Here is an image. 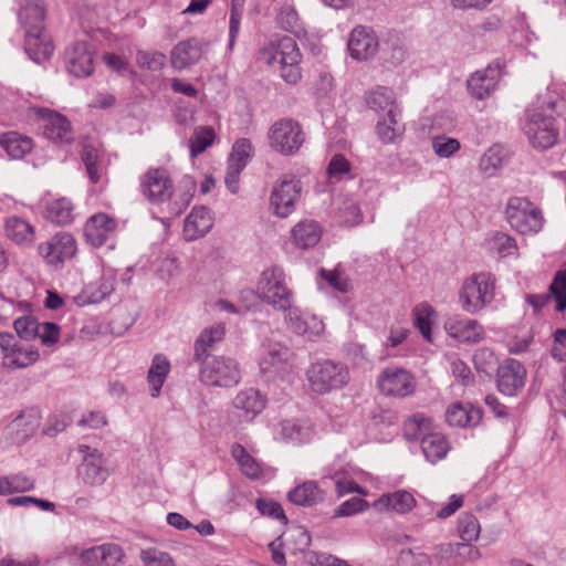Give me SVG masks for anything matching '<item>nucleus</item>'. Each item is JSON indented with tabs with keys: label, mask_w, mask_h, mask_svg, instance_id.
<instances>
[{
	"label": "nucleus",
	"mask_w": 566,
	"mask_h": 566,
	"mask_svg": "<svg viewBox=\"0 0 566 566\" xmlns=\"http://www.w3.org/2000/svg\"><path fill=\"white\" fill-rule=\"evenodd\" d=\"M285 312L284 321L286 327L294 334L304 337L306 340H315L324 332V323L315 315L303 313L298 307L290 304L289 308H281Z\"/></svg>",
	"instance_id": "nucleus-14"
},
{
	"label": "nucleus",
	"mask_w": 566,
	"mask_h": 566,
	"mask_svg": "<svg viewBox=\"0 0 566 566\" xmlns=\"http://www.w3.org/2000/svg\"><path fill=\"white\" fill-rule=\"evenodd\" d=\"M101 150L93 144H84L82 148V160L86 167L87 175L92 182L96 184L101 179L99 167Z\"/></svg>",
	"instance_id": "nucleus-54"
},
{
	"label": "nucleus",
	"mask_w": 566,
	"mask_h": 566,
	"mask_svg": "<svg viewBox=\"0 0 566 566\" xmlns=\"http://www.w3.org/2000/svg\"><path fill=\"white\" fill-rule=\"evenodd\" d=\"M252 144L249 139L242 138L234 143L229 156L228 164L238 165L244 168L251 157Z\"/></svg>",
	"instance_id": "nucleus-58"
},
{
	"label": "nucleus",
	"mask_w": 566,
	"mask_h": 566,
	"mask_svg": "<svg viewBox=\"0 0 566 566\" xmlns=\"http://www.w3.org/2000/svg\"><path fill=\"white\" fill-rule=\"evenodd\" d=\"M290 502L300 506H313L324 501L325 492L314 481L298 484L287 493Z\"/></svg>",
	"instance_id": "nucleus-34"
},
{
	"label": "nucleus",
	"mask_w": 566,
	"mask_h": 566,
	"mask_svg": "<svg viewBox=\"0 0 566 566\" xmlns=\"http://www.w3.org/2000/svg\"><path fill=\"white\" fill-rule=\"evenodd\" d=\"M39 426V417L33 411L18 416L11 423V428L17 432V438L20 441L27 440L34 434Z\"/></svg>",
	"instance_id": "nucleus-52"
},
{
	"label": "nucleus",
	"mask_w": 566,
	"mask_h": 566,
	"mask_svg": "<svg viewBox=\"0 0 566 566\" xmlns=\"http://www.w3.org/2000/svg\"><path fill=\"white\" fill-rule=\"evenodd\" d=\"M265 402V398L256 389L240 390L232 401L233 415L240 422H251L263 411Z\"/></svg>",
	"instance_id": "nucleus-23"
},
{
	"label": "nucleus",
	"mask_w": 566,
	"mask_h": 566,
	"mask_svg": "<svg viewBox=\"0 0 566 566\" xmlns=\"http://www.w3.org/2000/svg\"><path fill=\"white\" fill-rule=\"evenodd\" d=\"M375 506L386 507L399 514L410 512L416 506L413 495L406 491L399 490L392 493L382 494L376 502Z\"/></svg>",
	"instance_id": "nucleus-36"
},
{
	"label": "nucleus",
	"mask_w": 566,
	"mask_h": 566,
	"mask_svg": "<svg viewBox=\"0 0 566 566\" xmlns=\"http://www.w3.org/2000/svg\"><path fill=\"white\" fill-rule=\"evenodd\" d=\"M140 191L151 203L170 200L175 187L169 172L164 168H150L140 178Z\"/></svg>",
	"instance_id": "nucleus-10"
},
{
	"label": "nucleus",
	"mask_w": 566,
	"mask_h": 566,
	"mask_svg": "<svg viewBox=\"0 0 566 566\" xmlns=\"http://www.w3.org/2000/svg\"><path fill=\"white\" fill-rule=\"evenodd\" d=\"M290 357L291 350L287 346L274 339H266L262 345L260 370L263 375L273 377L285 370Z\"/></svg>",
	"instance_id": "nucleus-18"
},
{
	"label": "nucleus",
	"mask_w": 566,
	"mask_h": 566,
	"mask_svg": "<svg viewBox=\"0 0 566 566\" xmlns=\"http://www.w3.org/2000/svg\"><path fill=\"white\" fill-rule=\"evenodd\" d=\"M379 42L374 30L366 25L355 27L347 41V50L352 59L367 61L378 51Z\"/></svg>",
	"instance_id": "nucleus-17"
},
{
	"label": "nucleus",
	"mask_w": 566,
	"mask_h": 566,
	"mask_svg": "<svg viewBox=\"0 0 566 566\" xmlns=\"http://www.w3.org/2000/svg\"><path fill=\"white\" fill-rule=\"evenodd\" d=\"M457 543H444L437 545L433 553V562L437 565L447 564L449 566H457L455 555Z\"/></svg>",
	"instance_id": "nucleus-63"
},
{
	"label": "nucleus",
	"mask_w": 566,
	"mask_h": 566,
	"mask_svg": "<svg viewBox=\"0 0 566 566\" xmlns=\"http://www.w3.org/2000/svg\"><path fill=\"white\" fill-rule=\"evenodd\" d=\"M312 427L307 423H301L286 420L281 423V434L286 441L294 443H305L312 438Z\"/></svg>",
	"instance_id": "nucleus-50"
},
{
	"label": "nucleus",
	"mask_w": 566,
	"mask_h": 566,
	"mask_svg": "<svg viewBox=\"0 0 566 566\" xmlns=\"http://www.w3.org/2000/svg\"><path fill=\"white\" fill-rule=\"evenodd\" d=\"M45 7L41 0H24L18 17L24 31L30 29H44Z\"/></svg>",
	"instance_id": "nucleus-32"
},
{
	"label": "nucleus",
	"mask_w": 566,
	"mask_h": 566,
	"mask_svg": "<svg viewBox=\"0 0 566 566\" xmlns=\"http://www.w3.org/2000/svg\"><path fill=\"white\" fill-rule=\"evenodd\" d=\"M420 443L426 459L431 463L443 459L449 451V443L441 432L432 431L423 436Z\"/></svg>",
	"instance_id": "nucleus-40"
},
{
	"label": "nucleus",
	"mask_w": 566,
	"mask_h": 566,
	"mask_svg": "<svg viewBox=\"0 0 566 566\" xmlns=\"http://www.w3.org/2000/svg\"><path fill=\"white\" fill-rule=\"evenodd\" d=\"M366 103L377 113L388 114L389 111L399 112L395 93L387 87L379 86L367 94Z\"/></svg>",
	"instance_id": "nucleus-42"
},
{
	"label": "nucleus",
	"mask_w": 566,
	"mask_h": 566,
	"mask_svg": "<svg viewBox=\"0 0 566 566\" xmlns=\"http://www.w3.org/2000/svg\"><path fill=\"white\" fill-rule=\"evenodd\" d=\"M447 334L461 343H479L484 338L483 326L475 319L453 315L446 319Z\"/></svg>",
	"instance_id": "nucleus-21"
},
{
	"label": "nucleus",
	"mask_w": 566,
	"mask_h": 566,
	"mask_svg": "<svg viewBox=\"0 0 566 566\" xmlns=\"http://www.w3.org/2000/svg\"><path fill=\"white\" fill-rule=\"evenodd\" d=\"M524 133L535 149L545 150L556 144L559 128L552 115L534 109L526 114Z\"/></svg>",
	"instance_id": "nucleus-6"
},
{
	"label": "nucleus",
	"mask_w": 566,
	"mask_h": 566,
	"mask_svg": "<svg viewBox=\"0 0 566 566\" xmlns=\"http://www.w3.org/2000/svg\"><path fill=\"white\" fill-rule=\"evenodd\" d=\"M67 70L77 77L88 76L93 72V52L86 42H76L65 53Z\"/></svg>",
	"instance_id": "nucleus-27"
},
{
	"label": "nucleus",
	"mask_w": 566,
	"mask_h": 566,
	"mask_svg": "<svg viewBox=\"0 0 566 566\" xmlns=\"http://www.w3.org/2000/svg\"><path fill=\"white\" fill-rule=\"evenodd\" d=\"M139 557L145 566H176L170 554L155 547L143 549Z\"/></svg>",
	"instance_id": "nucleus-57"
},
{
	"label": "nucleus",
	"mask_w": 566,
	"mask_h": 566,
	"mask_svg": "<svg viewBox=\"0 0 566 566\" xmlns=\"http://www.w3.org/2000/svg\"><path fill=\"white\" fill-rule=\"evenodd\" d=\"M432 560L433 556L411 548L402 549L398 557L399 564L403 566H429Z\"/></svg>",
	"instance_id": "nucleus-62"
},
{
	"label": "nucleus",
	"mask_w": 566,
	"mask_h": 566,
	"mask_svg": "<svg viewBox=\"0 0 566 566\" xmlns=\"http://www.w3.org/2000/svg\"><path fill=\"white\" fill-rule=\"evenodd\" d=\"M256 289L260 298L275 310L289 308L293 303V292L280 266L274 265L262 271Z\"/></svg>",
	"instance_id": "nucleus-5"
},
{
	"label": "nucleus",
	"mask_w": 566,
	"mask_h": 566,
	"mask_svg": "<svg viewBox=\"0 0 566 566\" xmlns=\"http://www.w3.org/2000/svg\"><path fill=\"white\" fill-rule=\"evenodd\" d=\"M0 348L4 364L11 368H27L40 358L36 347L20 343L11 333H0Z\"/></svg>",
	"instance_id": "nucleus-11"
},
{
	"label": "nucleus",
	"mask_w": 566,
	"mask_h": 566,
	"mask_svg": "<svg viewBox=\"0 0 566 566\" xmlns=\"http://www.w3.org/2000/svg\"><path fill=\"white\" fill-rule=\"evenodd\" d=\"M505 212L510 226L522 234H535L543 227L541 210L526 198H511Z\"/></svg>",
	"instance_id": "nucleus-7"
},
{
	"label": "nucleus",
	"mask_w": 566,
	"mask_h": 566,
	"mask_svg": "<svg viewBox=\"0 0 566 566\" xmlns=\"http://www.w3.org/2000/svg\"><path fill=\"white\" fill-rule=\"evenodd\" d=\"M526 370L516 359L509 358L497 368V388L506 396L516 395L525 385Z\"/></svg>",
	"instance_id": "nucleus-26"
},
{
	"label": "nucleus",
	"mask_w": 566,
	"mask_h": 566,
	"mask_svg": "<svg viewBox=\"0 0 566 566\" xmlns=\"http://www.w3.org/2000/svg\"><path fill=\"white\" fill-rule=\"evenodd\" d=\"M502 77V66L499 62L490 63L485 69L470 75L467 87L470 95L476 99L488 98L497 87Z\"/></svg>",
	"instance_id": "nucleus-15"
},
{
	"label": "nucleus",
	"mask_w": 566,
	"mask_h": 566,
	"mask_svg": "<svg viewBox=\"0 0 566 566\" xmlns=\"http://www.w3.org/2000/svg\"><path fill=\"white\" fill-rule=\"evenodd\" d=\"M231 455L239 463L242 473L252 480L262 476L263 470L261 464L245 450L240 443H234L231 448Z\"/></svg>",
	"instance_id": "nucleus-44"
},
{
	"label": "nucleus",
	"mask_w": 566,
	"mask_h": 566,
	"mask_svg": "<svg viewBox=\"0 0 566 566\" xmlns=\"http://www.w3.org/2000/svg\"><path fill=\"white\" fill-rule=\"evenodd\" d=\"M350 164L343 155H335L332 157L327 166V175L331 180L338 181L345 175L349 174Z\"/></svg>",
	"instance_id": "nucleus-64"
},
{
	"label": "nucleus",
	"mask_w": 566,
	"mask_h": 566,
	"mask_svg": "<svg viewBox=\"0 0 566 566\" xmlns=\"http://www.w3.org/2000/svg\"><path fill=\"white\" fill-rule=\"evenodd\" d=\"M305 375L311 390L318 395L342 389L350 379L347 366L332 359H318L312 363Z\"/></svg>",
	"instance_id": "nucleus-3"
},
{
	"label": "nucleus",
	"mask_w": 566,
	"mask_h": 566,
	"mask_svg": "<svg viewBox=\"0 0 566 566\" xmlns=\"http://www.w3.org/2000/svg\"><path fill=\"white\" fill-rule=\"evenodd\" d=\"M115 276L113 273H105L102 277L86 286L84 294L86 302L91 304L102 302L114 291Z\"/></svg>",
	"instance_id": "nucleus-45"
},
{
	"label": "nucleus",
	"mask_w": 566,
	"mask_h": 566,
	"mask_svg": "<svg viewBox=\"0 0 566 566\" xmlns=\"http://www.w3.org/2000/svg\"><path fill=\"white\" fill-rule=\"evenodd\" d=\"M223 336L224 327L222 325H214L203 329L195 342L193 360L196 361L212 356L210 350L214 348L216 344L222 340Z\"/></svg>",
	"instance_id": "nucleus-37"
},
{
	"label": "nucleus",
	"mask_w": 566,
	"mask_h": 566,
	"mask_svg": "<svg viewBox=\"0 0 566 566\" xmlns=\"http://www.w3.org/2000/svg\"><path fill=\"white\" fill-rule=\"evenodd\" d=\"M300 195V181L294 178H283L277 181L272 189L270 208L275 216L286 218L293 212Z\"/></svg>",
	"instance_id": "nucleus-13"
},
{
	"label": "nucleus",
	"mask_w": 566,
	"mask_h": 566,
	"mask_svg": "<svg viewBox=\"0 0 566 566\" xmlns=\"http://www.w3.org/2000/svg\"><path fill=\"white\" fill-rule=\"evenodd\" d=\"M323 230L315 220L297 222L291 230L293 244L302 250L314 248L322 239Z\"/></svg>",
	"instance_id": "nucleus-30"
},
{
	"label": "nucleus",
	"mask_w": 566,
	"mask_h": 566,
	"mask_svg": "<svg viewBox=\"0 0 566 566\" xmlns=\"http://www.w3.org/2000/svg\"><path fill=\"white\" fill-rule=\"evenodd\" d=\"M170 363L166 356L157 354L154 356L148 370L147 380L150 386V396L156 398L160 395L163 385L169 374Z\"/></svg>",
	"instance_id": "nucleus-38"
},
{
	"label": "nucleus",
	"mask_w": 566,
	"mask_h": 566,
	"mask_svg": "<svg viewBox=\"0 0 566 566\" xmlns=\"http://www.w3.org/2000/svg\"><path fill=\"white\" fill-rule=\"evenodd\" d=\"M405 132L403 124L399 120V112L389 111L377 122L376 134L382 144H394L402 136Z\"/></svg>",
	"instance_id": "nucleus-33"
},
{
	"label": "nucleus",
	"mask_w": 566,
	"mask_h": 566,
	"mask_svg": "<svg viewBox=\"0 0 566 566\" xmlns=\"http://www.w3.org/2000/svg\"><path fill=\"white\" fill-rule=\"evenodd\" d=\"M36 114L43 120V135L55 144H71L74 139L70 120L51 109L39 108Z\"/></svg>",
	"instance_id": "nucleus-19"
},
{
	"label": "nucleus",
	"mask_w": 566,
	"mask_h": 566,
	"mask_svg": "<svg viewBox=\"0 0 566 566\" xmlns=\"http://www.w3.org/2000/svg\"><path fill=\"white\" fill-rule=\"evenodd\" d=\"M208 43L199 38H189L178 42L171 50V65L176 70H185L198 63L207 49Z\"/></svg>",
	"instance_id": "nucleus-20"
},
{
	"label": "nucleus",
	"mask_w": 566,
	"mask_h": 566,
	"mask_svg": "<svg viewBox=\"0 0 566 566\" xmlns=\"http://www.w3.org/2000/svg\"><path fill=\"white\" fill-rule=\"evenodd\" d=\"M199 379L209 387L231 388L241 380L240 364L232 357L210 356L196 360Z\"/></svg>",
	"instance_id": "nucleus-4"
},
{
	"label": "nucleus",
	"mask_w": 566,
	"mask_h": 566,
	"mask_svg": "<svg viewBox=\"0 0 566 566\" xmlns=\"http://www.w3.org/2000/svg\"><path fill=\"white\" fill-rule=\"evenodd\" d=\"M0 145L8 157L14 160L22 159L33 148L32 139L17 132L3 134L0 138Z\"/></svg>",
	"instance_id": "nucleus-35"
},
{
	"label": "nucleus",
	"mask_w": 566,
	"mask_h": 566,
	"mask_svg": "<svg viewBox=\"0 0 566 566\" xmlns=\"http://www.w3.org/2000/svg\"><path fill=\"white\" fill-rule=\"evenodd\" d=\"M13 327L21 339L32 340L36 338L39 322L32 315L23 314L22 316L14 318Z\"/></svg>",
	"instance_id": "nucleus-56"
},
{
	"label": "nucleus",
	"mask_w": 566,
	"mask_h": 566,
	"mask_svg": "<svg viewBox=\"0 0 566 566\" xmlns=\"http://www.w3.org/2000/svg\"><path fill=\"white\" fill-rule=\"evenodd\" d=\"M280 25L292 33H298L302 30L296 10L292 6H283L277 15Z\"/></svg>",
	"instance_id": "nucleus-60"
},
{
	"label": "nucleus",
	"mask_w": 566,
	"mask_h": 566,
	"mask_svg": "<svg viewBox=\"0 0 566 566\" xmlns=\"http://www.w3.org/2000/svg\"><path fill=\"white\" fill-rule=\"evenodd\" d=\"M554 298L556 303V311L564 312L566 310V271L559 270L556 272L551 285L548 294H527L525 300L534 312L537 314L539 311Z\"/></svg>",
	"instance_id": "nucleus-22"
},
{
	"label": "nucleus",
	"mask_w": 566,
	"mask_h": 566,
	"mask_svg": "<svg viewBox=\"0 0 566 566\" xmlns=\"http://www.w3.org/2000/svg\"><path fill=\"white\" fill-rule=\"evenodd\" d=\"M481 419V410L470 403L454 402L446 411V420L453 427L475 426Z\"/></svg>",
	"instance_id": "nucleus-31"
},
{
	"label": "nucleus",
	"mask_w": 566,
	"mask_h": 566,
	"mask_svg": "<svg viewBox=\"0 0 566 566\" xmlns=\"http://www.w3.org/2000/svg\"><path fill=\"white\" fill-rule=\"evenodd\" d=\"M481 531L478 518L471 513H462L458 520V533L464 542H473L479 538Z\"/></svg>",
	"instance_id": "nucleus-55"
},
{
	"label": "nucleus",
	"mask_w": 566,
	"mask_h": 566,
	"mask_svg": "<svg viewBox=\"0 0 566 566\" xmlns=\"http://www.w3.org/2000/svg\"><path fill=\"white\" fill-rule=\"evenodd\" d=\"M24 49L32 61L42 63L50 59L54 46L45 29H30L24 35Z\"/></svg>",
	"instance_id": "nucleus-28"
},
{
	"label": "nucleus",
	"mask_w": 566,
	"mask_h": 566,
	"mask_svg": "<svg viewBox=\"0 0 566 566\" xmlns=\"http://www.w3.org/2000/svg\"><path fill=\"white\" fill-rule=\"evenodd\" d=\"M212 226L210 210L206 207H195L185 220L184 233L188 241H192L207 234Z\"/></svg>",
	"instance_id": "nucleus-29"
},
{
	"label": "nucleus",
	"mask_w": 566,
	"mask_h": 566,
	"mask_svg": "<svg viewBox=\"0 0 566 566\" xmlns=\"http://www.w3.org/2000/svg\"><path fill=\"white\" fill-rule=\"evenodd\" d=\"M377 387L385 396L403 398L415 392L416 380L409 370L399 366H388L378 375Z\"/></svg>",
	"instance_id": "nucleus-9"
},
{
	"label": "nucleus",
	"mask_w": 566,
	"mask_h": 566,
	"mask_svg": "<svg viewBox=\"0 0 566 566\" xmlns=\"http://www.w3.org/2000/svg\"><path fill=\"white\" fill-rule=\"evenodd\" d=\"M7 237L17 244H29L34 241L33 227L22 218L12 216L4 222Z\"/></svg>",
	"instance_id": "nucleus-39"
},
{
	"label": "nucleus",
	"mask_w": 566,
	"mask_h": 566,
	"mask_svg": "<svg viewBox=\"0 0 566 566\" xmlns=\"http://www.w3.org/2000/svg\"><path fill=\"white\" fill-rule=\"evenodd\" d=\"M38 251L48 264L59 266L75 255L77 244L71 233L59 232L48 241L40 243Z\"/></svg>",
	"instance_id": "nucleus-12"
},
{
	"label": "nucleus",
	"mask_w": 566,
	"mask_h": 566,
	"mask_svg": "<svg viewBox=\"0 0 566 566\" xmlns=\"http://www.w3.org/2000/svg\"><path fill=\"white\" fill-rule=\"evenodd\" d=\"M117 229L116 219L99 212L91 216L84 226L86 242L94 248L105 244Z\"/></svg>",
	"instance_id": "nucleus-24"
},
{
	"label": "nucleus",
	"mask_w": 566,
	"mask_h": 566,
	"mask_svg": "<svg viewBox=\"0 0 566 566\" xmlns=\"http://www.w3.org/2000/svg\"><path fill=\"white\" fill-rule=\"evenodd\" d=\"M506 160V153L500 145L491 146L480 159V169L486 176H493Z\"/></svg>",
	"instance_id": "nucleus-51"
},
{
	"label": "nucleus",
	"mask_w": 566,
	"mask_h": 566,
	"mask_svg": "<svg viewBox=\"0 0 566 566\" xmlns=\"http://www.w3.org/2000/svg\"><path fill=\"white\" fill-rule=\"evenodd\" d=\"M216 138V134L212 127L202 126L195 129L189 144H190V156L192 158L202 154L208 147H210Z\"/></svg>",
	"instance_id": "nucleus-53"
},
{
	"label": "nucleus",
	"mask_w": 566,
	"mask_h": 566,
	"mask_svg": "<svg viewBox=\"0 0 566 566\" xmlns=\"http://www.w3.org/2000/svg\"><path fill=\"white\" fill-rule=\"evenodd\" d=\"M485 248L491 254L506 258L517 252V244L514 238L503 232H493L485 238Z\"/></svg>",
	"instance_id": "nucleus-43"
},
{
	"label": "nucleus",
	"mask_w": 566,
	"mask_h": 566,
	"mask_svg": "<svg viewBox=\"0 0 566 566\" xmlns=\"http://www.w3.org/2000/svg\"><path fill=\"white\" fill-rule=\"evenodd\" d=\"M495 296V277L490 272H479L467 277L459 290L461 308L469 314L484 310Z\"/></svg>",
	"instance_id": "nucleus-2"
},
{
	"label": "nucleus",
	"mask_w": 566,
	"mask_h": 566,
	"mask_svg": "<svg viewBox=\"0 0 566 566\" xmlns=\"http://www.w3.org/2000/svg\"><path fill=\"white\" fill-rule=\"evenodd\" d=\"M432 148L437 156L449 158L460 149V142L446 135H439L433 137Z\"/></svg>",
	"instance_id": "nucleus-59"
},
{
	"label": "nucleus",
	"mask_w": 566,
	"mask_h": 566,
	"mask_svg": "<svg viewBox=\"0 0 566 566\" xmlns=\"http://www.w3.org/2000/svg\"><path fill=\"white\" fill-rule=\"evenodd\" d=\"M137 64L150 71H159L166 63V55L164 53L154 51H139L136 56Z\"/></svg>",
	"instance_id": "nucleus-61"
},
{
	"label": "nucleus",
	"mask_w": 566,
	"mask_h": 566,
	"mask_svg": "<svg viewBox=\"0 0 566 566\" xmlns=\"http://www.w3.org/2000/svg\"><path fill=\"white\" fill-rule=\"evenodd\" d=\"M415 326L420 331L421 335L431 342V326L434 322L436 311L427 302H422L412 310Z\"/></svg>",
	"instance_id": "nucleus-47"
},
{
	"label": "nucleus",
	"mask_w": 566,
	"mask_h": 566,
	"mask_svg": "<svg viewBox=\"0 0 566 566\" xmlns=\"http://www.w3.org/2000/svg\"><path fill=\"white\" fill-rule=\"evenodd\" d=\"M34 480L25 474H8L0 478V495L28 492L34 489Z\"/></svg>",
	"instance_id": "nucleus-48"
},
{
	"label": "nucleus",
	"mask_w": 566,
	"mask_h": 566,
	"mask_svg": "<svg viewBox=\"0 0 566 566\" xmlns=\"http://www.w3.org/2000/svg\"><path fill=\"white\" fill-rule=\"evenodd\" d=\"M334 219L337 223L345 227L359 224L363 220V214L358 202L353 198H343L337 203Z\"/></svg>",
	"instance_id": "nucleus-41"
},
{
	"label": "nucleus",
	"mask_w": 566,
	"mask_h": 566,
	"mask_svg": "<svg viewBox=\"0 0 566 566\" xmlns=\"http://www.w3.org/2000/svg\"><path fill=\"white\" fill-rule=\"evenodd\" d=\"M45 218L59 226H65L73 221V206L65 198L51 201L45 209Z\"/></svg>",
	"instance_id": "nucleus-46"
},
{
	"label": "nucleus",
	"mask_w": 566,
	"mask_h": 566,
	"mask_svg": "<svg viewBox=\"0 0 566 566\" xmlns=\"http://www.w3.org/2000/svg\"><path fill=\"white\" fill-rule=\"evenodd\" d=\"M403 432L408 440L421 442L423 436L432 432L431 420L423 413H416L405 421Z\"/></svg>",
	"instance_id": "nucleus-49"
},
{
	"label": "nucleus",
	"mask_w": 566,
	"mask_h": 566,
	"mask_svg": "<svg viewBox=\"0 0 566 566\" xmlns=\"http://www.w3.org/2000/svg\"><path fill=\"white\" fill-rule=\"evenodd\" d=\"M124 557L123 548L115 543L93 546L80 553V560L85 566H117Z\"/></svg>",
	"instance_id": "nucleus-25"
},
{
	"label": "nucleus",
	"mask_w": 566,
	"mask_h": 566,
	"mask_svg": "<svg viewBox=\"0 0 566 566\" xmlns=\"http://www.w3.org/2000/svg\"><path fill=\"white\" fill-rule=\"evenodd\" d=\"M260 60L269 65L277 62L281 77L287 84L294 85L302 78V53L291 36H283L265 44L260 50Z\"/></svg>",
	"instance_id": "nucleus-1"
},
{
	"label": "nucleus",
	"mask_w": 566,
	"mask_h": 566,
	"mask_svg": "<svg viewBox=\"0 0 566 566\" xmlns=\"http://www.w3.org/2000/svg\"><path fill=\"white\" fill-rule=\"evenodd\" d=\"M268 138L273 150L284 156H291L298 151L305 140V135L298 122L292 118H281L271 125Z\"/></svg>",
	"instance_id": "nucleus-8"
},
{
	"label": "nucleus",
	"mask_w": 566,
	"mask_h": 566,
	"mask_svg": "<svg viewBox=\"0 0 566 566\" xmlns=\"http://www.w3.org/2000/svg\"><path fill=\"white\" fill-rule=\"evenodd\" d=\"M80 450L85 454L77 469L78 478L86 485H102L109 475L108 470L105 468L103 454L87 446H81Z\"/></svg>",
	"instance_id": "nucleus-16"
}]
</instances>
